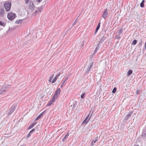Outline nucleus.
I'll list each match as a JSON object with an SVG mask.
<instances>
[{
  "label": "nucleus",
  "instance_id": "obj_6",
  "mask_svg": "<svg viewBox=\"0 0 146 146\" xmlns=\"http://www.w3.org/2000/svg\"><path fill=\"white\" fill-rule=\"evenodd\" d=\"M56 99H55V98H54L52 97V99L49 101V102L47 104V106H51L53 103H54Z\"/></svg>",
  "mask_w": 146,
  "mask_h": 146
},
{
  "label": "nucleus",
  "instance_id": "obj_1",
  "mask_svg": "<svg viewBox=\"0 0 146 146\" xmlns=\"http://www.w3.org/2000/svg\"><path fill=\"white\" fill-rule=\"evenodd\" d=\"M3 6L7 11H9L11 7V2L9 1H6L4 4Z\"/></svg>",
  "mask_w": 146,
  "mask_h": 146
},
{
  "label": "nucleus",
  "instance_id": "obj_26",
  "mask_svg": "<svg viewBox=\"0 0 146 146\" xmlns=\"http://www.w3.org/2000/svg\"><path fill=\"white\" fill-rule=\"evenodd\" d=\"M115 38L117 39H119L120 38V37L119 36H118L117 35L115 36Z\"/></svg>",
  "mask_w": 146,
  "mask_h": 146
},
{
  "label": "nucleus",
  "instance_id": "obj_17",
  "mask_svg": "<svg viewBox=\"0 0 146 146\" xmlns=\"http://www.w3.org/2000/svg\"><path fill=\"white\" fill-rule=\"evenodd\" d=\"M58 78L57 77V76H56L54 78V79L52 80V83H54L56 81Z\"/></svg>",
  "mask_w": 146,
  "mask_h": 146
},
{
  "label": "nucleus",
  "instance_id": "obj_16",
  "mask_svg": "<svg viewBox=\"0 0 146 146\" xmlns=\"http://www.w3.org/2000/svg\"><path fill=\"white\" fill-rule=\"evenodd\" d=\"M133 72V71L132 70H128L127 72V76H129Z\"/></svg>",
  "mask_w": 146,
  "mask_h": 146
},
{
  "label": "nucleus",
  "instance_id": "obj_20",
  "mask_svg": "<svg viewBox=\"0 0 146 146\" xmlns=\"http://www.w3.org/2000/svg\"><path fill=\"white\" fill-rule=\"evenodd\" d=\"M132 113H133V112H131L129 113L128 114L126 115V117H127V118H128L129 117L131 116V115H132Z\"/></svg>",
  "mask_w": 146,
  "mask_h": 146
},
{
  "label": "nucleus",
  "instance_id": "obj_11",
  "mask_svg": "<svg viewBox=\"0 0 146 146\" xmlns=\"http://www.w3.org/2000/svg\"><path fill=\"white\" fill-rule=\"evenodd\" d=\"M100 23L99 22L98 23V24L97 26V27H96V31H95V34L97 33L98 30L100 28Z\"/></svg>",
  "mask_w": 146,
  "mask_h": 146
},
{
  "label": "nucleus",
  "instance_id": "obj_10",
  "mask_svg": "<svg viewBox=\"0 0 146 146\" xmlns=\"http://www.w3.org/2000/svg\"><path fill=\"white\" fill-rule=\"evenodd\" d=\"M97 141L98 140L97 139H95L94 140H92L91 142V146L94 145Z\"/></svg>",
  "mask_w": 146,
  "mask_h": 146
},
{
  "label": "nucleus",
  "instance_id": "obj_27",
  "mask_svg": "<svg viewBox=\"0 0 146 146\" xmlns=\"http://www.w3.org/2000/svg\"><path fill=\"white\" fill-rule=\"evenodd\" d=\"M2 91L3 92H5L6 90V88H3L2 89Z\"/></svg>",
  "mask_w": 146,
  "mask_h": 146
},
{
  "label": "nucleus",
  "instance_id": "obj_5",
  "mask_svg": "<svg viewBox=\"0 0 146 146\" xmlns=\"http://www.w3.org/2000/svg\"><path fill=\"white\" fill-rule=\"evenodd\" d=\"M29 9L31 11H33L34 9V6L32 1H29Z\"/></svg>",
  "mask_w": 146,
  "mask_h": 146
},
{
  "label": "nucleus",
  "instance_id": "obj_22",
  "mask_svg": "<svg viewBox=\"0 0 146 146\" xmlns=\"http://www.w3.org/2000/svg\"><path fill=\"white\" fill-rule=\"evenodd\" d=\"M142 40H141L140 41L139 43L138 44V46H141L142 45Z\"/></svg>",
  "mask_w": 146,
  "mask_h": 146
},
{
  "label": "nucleus",
  "instance_id": "obj_32",
  "mask_svg": "<svg viewBox=\"0 0 146 146\" xmlns=\"http://www.w3.org/2000/svg\"><path fill=\"white\" fill-rule=\"evenodd\" d=\"M93 62H92L90 64V68H91L92 67V66H93Z\"/></svg>",
  "mask_w": 146,
  "mask_h": 146
},
{
  "label": "nucleus",
  "instance_id": "obj_28",
  "mask_svg": "<svg viewBox=\"0 0 146 146\" xmlns=\"http://www.w3.org/2000/svg\"><path fill=\"white\" fill-rule=\"evenodd\" d=\"M98 48H96L95 50V51L94 52V53H93V54H95L96 53V51L98 50Z\"/></svg>",
  "mask_w": 146,
  "mask_h": 146
},
{
  "label": "nucleus",
  "instance_id": "obj_30",
  "mask_svg": "<svg viewBox=\"0 0 146 146\" xmlns=\"http://www.w3.org/2000/svg\"><path fill=\"white\" fill-rule=\"evenodd\" d=\"M25 2L26 4H27L28 3H29V0H25Z\"/></svg>",
  "mask_w": 146,
  "mask_h": 146
},
{
  "label": "nucleus",
  "instance_id": "obj_43",
  "mask_svg": "<svg viewBox=\"0 0 146 146\" xmlns=\"http://www.w3.org/2000/svg\"><path fill=\"white\" fill-rule=\"evenodd\" d=\"M35 12L36 13H38V12H37V11H35Z\"/></svg>",
  "mask_w": 146,
  "mask_h": 146
},
{
  "label": "nucleus",
  "instance_id": "obj_37",
  "mask_svg": "<svg viewBox=\"0 0 146 146\" xmlns=\"http://www.w3.org/2000/svg\"><path fill=\"white\" fill-rule=\"evenodd\" d=\"M38 2H41L42 0H36Z\"/></svg>",
  "mask_w": 146,
  "mask_h": 146
},
{
  "label": "nucleus",
  "instance_id": "obj_21",
  "mask_svg": "<svg viewBox=\"0 0 146 146\" xmlns=\"http://www.w3.org/2000/svg\"><path fill=\"white\" fill-rule=\"evenodd\" d=\"M137 41L136 40H134L132 42V44L133 45H135L136 44Z\"/></svg>",
  "mask_w": 146,
  "mask_h": 146
},
{
  "label": "nucleus",
  "instance_id": "obj_36",
  "mask_svg": "<svg viewBox=\"0 0 146 146\" xmlns=\"http://www.w3.org/2000/svg\"><path fill=\"white\" fill-rule=\"evenodd\" d=\"M51 79H50V78H49V80H48V81L50 82H51Z\"/></svg>",
  "mask_w": 146,
  "mask_h": 146
},
{
  "label": "nucleus",
  "instance_id": "obj_3",
  "mask_svg": "<svg viewBox=\"0 0 146 146\" xmlns=\"http://www.w3.org/2000/svg\"><path fill=\"white\" fill-rule=\"evenodd\" d=\"M61 90L60 88H58L55 92L53 96V97L57 99L58 96L60 94V93Z\"/></svg>",
  "mask_w": 146,
  "mask_h": 146
},
{
  "label": "nucleus",
  "instance_id": "obj_34",
  "mask_svg": "<svg viewBox=\"0 0 146 146\" xmlns=\"http://www.w3.org/2000/svg\"><path fill=\"white\" fill-rule=\"evenodd\" d=\"M136 94H139V90H137V91H136Z\"/></svg>",
  "mask_w": 146,
  "mask_h": 146
},
{
  "label": "nucleus",
  "instance_id": "obj_9",
  "mask_svg": "<svg viewBox=\"0 0 146 146\" xmlns=\"http://www.w3.org/2000/svg\"><path fill=\"white\" fill-rule=\"evenodd\" d=\"M5 11L3 9H1L0 10V16H3L4 14Z\"/></svg>",
  "mask_w": 146,
  "mask_h": 146
},
{
  "label": "nucleus",
  "instance_id": "obj_41",
  "mask_svg": "<svg viewBox=\"0 0 146 146\" xmlns=\"http://www.w3.org/2000/svg\"><path fill=\"white\" fill-rule=\"evenodd\" d=\"M64 82H65V81H64V82H63V83H62V84H64Z\"/></svg>",
  "mask_w": 146,
  "mask_h": 146
},
{
  "label": "nucleus",
  "instance_id": "obj_33",
  "mask_svg": "<svg viewBox=\"0 0 146 146\" xmlns=\"http://www.w3.org/2000/svg\"><path fill=\"white\" fill-rule=\"evenodd\" d=\"M35 130V129H33L30 132V133H31L32 132H33V131H34Z\"/></svg>",
  "mask_w": 146,
  "mask_h": 146
},
{
  "label": "nucleus",
  "instance_id": "obj_2",
  "mask_svg": "<svg viewBox=\"0 0 146 146\" xmlns=\"http://www.w3.org/2000/svg\"><path fill=\"white\" fill-rule=\"evenodd\" d=\"M16 17V14L13 13H10L7 15V17L8 19L10 20H12L14 19Z\"/></svg>",
  "mask_w": 146,
  "mask_h": 146
},
{
  "label": "nucleus",
  "instance_id": "obj_29",
  "mask_svg": "<svg viewBox=\"0 0 146 146\" xmlns=\"http://www.w3.org/2000/svg\"><path fill=\"white\" fill-rule=\"evenodd\" d=\"M31 133H30V132L27 135V137L29 138L30 136H31Z\"/></svg>",
  "mask_w": 146,
  "mask_h": 146
},
{
  "label": "nucleus",
  "instance_id": "obj_18",
  "mask_svg": "<svg viewBox=\"0 0 146 146\" xmlns=\"http://www.w3.org/2000/svg\"><path fill=\"white\" fill-rule=\"evenodd\" d=\"M6 24L4 22H2L0 21V25L5 27V26Z\"/></svg>",
  "mask_w": 146,
  "mask_h": 146
},
{
  "label": "nucleus",
  "instance_id": "obj_4",
  "mask_svg": "<svg viewBox=\"0 0 146 146\" xmlns=\"http://www.w3.org/2000/svg\"><path fill=\"white\" fill-rule=\"evenodd\" d=\"M108 14V10L107 9H105L103 12L102 17L104 19H105Z\"/></svg>",
  "mask_w": 146,
  "mask_h": 146
},
{
  "label": "nucleus",
  "instance_id": "obj_19",
  "mask_svg": "<svg viewBox=\"0 0 146 146\" xmlns=\"http://www.w3.org/2000/svg\"><path fill=\"white\" fill-rule=\"evenodd\" d=\"M22 20V19L17 20L15 21V23L17 24H20L21 23Z\"/></svg>",
  "mask_w": 146,
  "mask_h": 146
},
{
  "label": "nucleus",
  "instance_id": "obj_13",
  "mask_svg": "<svg viewBox=\"0 0 146 146\" xmlns=\"http://www.w3.org/2000/svg\"><path fill=\"white\" fill-rule=\"evenodd\" d=\"M36 123H34L30 125L28 128V129H29L33 128L35 125Z\"/></svg>",
  "mask_w": 146,
  "mask_h": 146
},
{
  "label": "nucleus",
  "instance_id": "obj_8",
  "mask_svg": "<svg viewBox=\"0 0 146 146\" xmlns=\"http://www.w3.org/2000/svg\"><path fill=\"white\" fill-rule=\"evenodd\" d=\"M45 111H44L43 112H42L36 118L35 120L37 121L39 119L41 116H42L43 115Z\"/></svg>",
  "mask_w": 146,
  "mask_h": 146
},
{
  "label": "nucleus",
  "instance_id": "obj_39",
  "mask_svg": "<svg viewBox=\"0 0 146 146\" xmlns=\"http://www.w3.org/2000/svg\"><path fill=\"white\" fill-rule=\"evenodd\" d=\"M68 135H68V133H67V135H66V136H67V137H68Z\"/></svg>",
  "mask_w": 146,
  "mask_h": 146
},
{
  "label": "nucleus",
  "instance_id": "obj_23",
  "mask_svg": "<svg viewBox=\"0 0 146 146\" xmlns=\"http://www.w3.org/2000/svg\"><path fill=\"white\" fill-rule=\"evenodd\" d=\"M116 91V88H113V90L112 91V92L113 93H115Z\"/></svg>",
  "mask_w": 146,
  "mask_h": 146
},
{
  "label": "nucleus",
  "instance_id": "obj_35",
  "mask_svg": "<svg viewBox=\"0 0 146 146\" xmlns=\"http://www.w3.org/2000/svg\"><path fill=\"white\" fill-rule=\"evenodd\" d=\"M60 73H59L58 74H57L56 76H57V77L58 78V77L60 76Z\"/></svg>",
  "mask_w": 146,
  "mask_h": 146
},
{
  "label": "nucleus",
  "instance_id": "obj_44",
  "mask_svg": "<svg viewBox=\"0 0 146 146\" xmlns=\"http://www.w3.org/2000/svg\"><path fill=\"white\" fill-rule=\"evenodd\" d=\"M139 146V145H138V146Z\"/></svg>",
  "mask_w": 146,
  "mask_h": 146
},
{
  "label": "nucleus",
  "instance_id": "obj_12",
  "mask_svg": "<svg viewBox=\"0 0 146 146\" xmlns=\"http://www.w3.org/2000/svg\"><path fill=\"white\" fill-rule=\"evenodd\" d=\"M123 31V28H121L119 29H118L117 31V33L119 34V35H120L122 33V31Z\"/></svg>",
  "mask_w": 146,
  "mask_h": 146
},
{
  "label": "nucleus",
  "instance_id": "obj_24",
  "mask_svg": "<svg viewBox=\"0 0 146 146\" xmlns=\"http://www.w3.org/2000/svg\"><path fill=\"white\" fill-rule=\"evenodd\" d=\"M79 16V15L77 19L74 21V23L73 24V25H74L77 22V20Z\"/></svg>",
  "mask_w": 146,
  "mask_h": 146
},
{
  "label": "nucleus",
  "instance_id": "obj_7",
  "mask_svg": "<svg viewBox=\"0 0 146 146\" xmlns=\"http://www.w3.org/2000/svg\"><path fill=\"white\" fill-rule=\"evenodd\" d=\"M89 116V115H88V116L85 118L84 120L83 121L82 123V124L86 123V124L88 123V122H89L90 119V118H88Z\"/></svg>",
  "mask_w": 146,
  "mask_h": 146
},
{
  "label": "nucleus",
  "instance_id": "obj_40",
  "mask_svg": "<svg viewBox=\"0 0 146 146\" xmlns=\"http://www.w3.org/2000/svg\"><path fill=\"white\" fill-rule=\"evenodd\" d=\"M63 86V84H62L61 85V87L62 88V86Z\"/></svg>",
  "mask_w": 146,
  "mask_h": 146
},
{
  "label": "nucleus",
  "instance_id": "obj_14",
  "mask_svg": "<svg viewBox=\"0 0 146 146\" xmlns=\"http://www.w3.org/2000/svg\"><path fill=\"white\" fill-rule=\"evenodd\" d=\"M145 1L144 0H143L141 2V3L140 4V7H142L143 8L144 7V3L145 2Z\"/></svg>",
  "mask_w": 146,
  "mask_h": 146
},
{
  "label": "nucleus",
  "instance_id": "obj_25",
  "mask_svg": "<svg viewBox=\"0 0 146 146\" xmlns=\"http://www.w3.org/2000/svg\"><path fill=\"white\" fill-rule=\"evenodd\" d=\"M85 96V94L84 93L82 94V95H81V98H84Z\"/></svg>",
  "mask_w": 146,
  "mask_h": 146
},
{
  "label": "nucleus",
  "instance_id": "obj_42",
  "mask_svg": "<svg viewBox=\"0 0 146 146\" xmlns=\"http://www.w3.org/2000/svg\"><path fill=\"white\" fill-rule=\"evenodd\" d=\"M66 137H67V136H66H66H65V137H64V139L66 138Z\"/></svg>",
  "mask_w": 146,
  "mask_h": 146
},
{
  "label": "nucleus",
  "instance_id": "obj_31",
  "mask_svg": "<svg viewBox=\"0 0 146 146\" xmlns=\"http://www.w3.org/2000/svg\"><path fill=\"white\" fill-rule=\"evenodd\" d=\"M54 74H53V75H51L50 76L49 78L50 79H52V78H53V76H54Z\"/></svg>",
  "mask_w": 146,
  "mask_h": 146
},
{
  "label": "nucleus",
  "instance_id": "obj_15",
  "mask_svg": "<svg viewBox=\"0 0 146 146\" xmlns=\"http://www.w3.org/2000/svg\"><path fill=\"white\" fill-rule=\"evenodd\" d=\"M106 38V37L104 36H102L101 38L100 41V42L102 43L105 40Z\"/></svg>",
  "mask_w": 146,
  "mask_h": 146
},
{
  "label": "nucleus",
  "instance_id": "obj_38",
  "mask_svg": "<svg viewBox=\"0 0 146 146\" xmlns=\"http://www.w3.org/2000/svg\"><path fill=\"white\" fill-rule=\"evenodd\" d=\"M81 46H82H82H84V44H81Z\"/></svg>",
  "mask_w": 146,
  "mask_h": 146
}]
</instances>
